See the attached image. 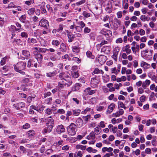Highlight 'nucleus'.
<instances>
[{
    "instance_id": "f257e3e1",
    "label": "nucleus",
    "mask_w": 157,
    "mask_h": 157,
    "mask_svg": "<svg viewBox=\"0 0 157 157\" xmlns=\"http://www.w3.org/2000/svg\"><path fill=\"white\" fill-rule=\"evenodd\" d=\"M59 76L60 78H63L61 81L59 82L58 84V86L61 88L63 87L64 86L67 85V86H69L71 84L72 82L71 81V78L69 76L66 77L64 73L60 74Z\"/></svg>"
},
{
    "instance_id": "f03ea898",
    "label": "nucleus",
    "mask_w": 157,
    "mask_h": 157,
    "mask_svg": "<svg viewBox=\"0 0 157 157\" xmlns=\"http://www.w3.org/2000/svg\"><path fill=\"white\" fill-rule=\"evenodd\" d=\"M26 63L23 62H19L13 65L14 69L17 72L22 75H25V72L23 71L26 67Z\"/></svg>"
},
{
    "instance_id": "7ed1b4c3",
    "label": "nucleus",
    "mask_w": 157,
    "mask_h": 157,
    "mask_svg": "<svg viewBox=\"0 0 157 157\" xmlns=\"http://www.w3.org/2000/svg\"><path fill=\"white\" fill-rule=\"evenodd\" d=\"M77 131L76 125L74 123H71L67 127V132L70 135L74 136L75 134Z\"/></svg>"
},
{
    "instance_id": "20e7f679",
    "label": "nucleus",
    "mask_w": 157,
    "mask_h": 157,
    "mask_svg": "<svg viewBox=\"0 0 157 157\" xmlns=\"http://www.w3.org/2000/svg\"><path fill=\"white\" fill-rule=\"evenodd\" d=\"M54 125V120L51 118V117H50L48 119V121L46 123L47 128L48 129V132H50L52 131Z\"/></svg>"
},
{
    "instance_id": "39448f33",
    "label": "nucleus",
    "mask_w": 157,
    "mask_h": 157,
    "mask_svg": "<svg viewBox=\"0 0 157 157\" xmlns=\"http://www.w3.org/2000/svg\"><path fill=\"white\" fill-rule=\"evenodd\" d=\"M99 82V80L96 77H94L91 78L90 85L92 87L95 88L97 86Z\"/></svg>"
},
{
    "instance_id": "423d86ee",
    "label": "nucleus",
    "mask_w": 157,
    "mask_h": 157,
    "mask_svg": "<svg viewBox=\"0 0 157 157\" xmlns=\"http://www.w3.org/2000/svg\"><path fill=\"white\" fill-rule=\"evenodd\" d=\"M101 32V33L104 35L107 38L110 37L112 36V32L110 30L103 29Z\"/></svg>"
},
{
    "instance_id": "0eeeda50",
    "label": "nucleus",
    "mask_w": 157,
    "mask_h": 157,
    "mask_svg": "<svg viewBox=\"0 0 157 157\" xmlns=\"http://www.w3.org/2000/svg\"><path fill=\"white\" fill-rule=\"evenodd\" d=\"M39 25L41 27L47 28L49 26L48 21L46 20L42 19L39 22Z\"/></svg>"
},
{
    "instance_id": "6e6552de",
    "label": "nucleus",
    "mask_w": 157,
    "mask_h": 157,
    "mask_svg": "<svg viewBox=\"0 0 157 157\" xmlns=\"http://www.w3.org/2000/svg\"><path fill=\"white\" fill-rule=\"evenodd\" d=\"M106 103L105 102L100 103L96 107V110L97 111L99 112L102 111L104 109H105V106L106 105Z\"/></svg>"
},
{
    "instance_id": "1a4fd4ad",
    "label": "nucleus",
    "mask_w": 157,
    "mask_h": 157,
    "mask_svg": "<svg viewBox=\"0 0 157 157\" xmlns=\"http://www.w3.org/2000/svg\"><path fill=\"white\" fill-rule=\"evenodd\" d=\"M106 59V57L103 55H100L98 58V61L101 65L104 64L105 62Z\"/></svg>"
},
{
    "instance_id": "9d476101",
    "label": "nucleus",
    "mask_w": 157,
    "mask_h": 157,
    "mask_svg": "<svg viewBox=\"0 0 157 157\" xmlns=\"http://www.w3.org/2000/svg\"><path fill=\"white\" fill-rule=\"evenodd\" d=\"M130 48V47L129 45L127 44L122 47L121 51L123 52H126L127 54L128 55L130 54L131 52V50Z\"/></svg>"
},
{
    "instance_id": "9b49d317",
    "label": "nucleus",
    "mask_w": 157,
    "mask_h": 157,
    "mask_svg": "<svg viewBox=\"0 0 157 157\" xmlns=\"http://www.w3.org/2000/svg\"><path fill=\"white\" fill-rule=\"evenodd\" d=\"M25 106V104L23 102H19L18 103L14 104L13 106L17 109H19L22 108L24 107Z\"/></svg>"
},
{
    "instance_id": "f8f14e48",
    "label": "nucleus",
    "mask_w": 157,
    "mask_h": 157,
    "mask_svg": "<svg viewBox=\"0 0 157 157\" xmlns=\"http://www.w3.org/2000/svg\"><path fill=\"white\" fill-rule=\"evenodd\" d=\"M106 11L108 13H111L112 11V6L111 2H108L105 8Z\"/></svg>"
},
{
    "instance_id": "ddd939ff",
    "label": "nucleus",
    "mask_w": 157,
    "mask_h": 157,
    "mask_svg": "<svg viewBox=\"0 0 157 157\" xmlns=\"http://www.w3.org/2000/svg\"><path fill=\"white\" fill-rule=\"evenodd\" d=\"M65 130L62 124L58 126L56 128V132L58 134H60L62 132H64Z\"/></svg>"
},
{
    "instance_id": "4468645a",
    "label": "nucleus",
    "mask_w": 157,
    "mask_h": 157,
    "mask_svg": "<svg viewBox=\"0 0 157 157\" xmlns=\"http://www.w3.org/2000/svg\"><path fill=\"white\" fill-rule=\"evenodd\" d=\"M115 105L114 103H111L108 106L107 110L106 111L107 113L110 114L115 108Z\"/></svg>"
},
{
    "instance_id": "2eb2a0df",
    "label": "nucleus",
    "mask_w": 157,
    "mask_h": 157,
    "mask_svg": "<svg viewBox=\"0 0 157 157\" xmlns=\"http://www.w3.org/2000/svg\"><path fill=\"white\" fill-rule=\"evenodd\" d=\"M78 128L82 127L83 125V120L80 117H79L76 120L75 122Z\"/></svg>"
},
{
    "instance_id": "dca6fc26",
    "label": "nucleus",
    "mask_w": 157,
    "mask_h": 157,
    "mask_svg": "<svg viewBox=\"0 0 157 157\" xmlns=\"http://www.w3.org/2000/svg\"><path fill=\"white\" fill-rule=\"evenodd\" d=\"M35 134V132L34 130H30L27 132L26 134V137L29 140Z\"/></svg>"
},
{
    "instance_id": "f3484780",
    "label": "nucleus",
    "mask_w": 157,
    "mask_h": 157,
    "mask_svg": "<svg viewBox=\"0 0 157 157\" xmlns=\"http://www.w3.org/2000/svg\"><path fill=\"white\" fill-rule=\"evenodd\" d=\"M80 87V85L79 83H76L75 86L72 87L71 90L68 92V95H69L71 91H74L78 90Z\"/></svg>"
},
{
    "instance_id": "a211bd4d",
    "label": "nucleus",
    "mask_w": 157,
    "mask_h": 157,
    "mask_svg": "<svg viewBox=\"0 0 157 157\" xmlns=\"http://www.w3.org/2000/svg\"><path fill=\"white\" fill-rule=\"evenodd\" d=\"M84 91L87 94L91 95L96 92V90H91L90 87H88L86 88Z\"/></svg>"
},
{
    "instance_id": "6ab92c4d",
    "label": "nucleus",
    "mask_w": 157,
    "mask_h": 157,
    "mask_svg": "<svg viewBox=\"0 0 157 157\" xmlns=\"http://www.w3.org/2000/svg\"><path fill=\"white\" fill-rule=\"evenodd\" d=\"M35 57L37 60L38 63H41L43 59V56L40 53L37 54L36 55H35Z\"/></svg>"
},
{
    "instance_id": "aec40b11",
    "label": "nucleus",
    "mask_w": 157,
    "mask_h": 157,
    "mask_svg": "<svg viewBox=\"0 0 157 157\" xmlns=\"http://www.w3.org/2000/svg\"><path fill=\"white\" fill-rule=\"evenodd\" d=\"M141 20L143 22H145V21H149L150 19V18L148 17L144 14L141 15L140 18Z\"/></svg>"
},
{
    "instance_id": "412c9836",
    "label": "nucleus",
    "mask_w": 157,
    "mask_h": 157,
    "mask_svg": "<svg viewBox=\"0 0 157 157\" xmlns=\"http://www.w3.org/2000/svg\"><path fill=\"white\" fill-rule=\"evenodd\" d=\"M73 55L71 54H70L69 55L66 54L62 56V58L63 59H64L65 60L67 59L70 61L71 60V59Z\"/></svg>"
},
{
    "instance_id": "4be33fe9",
    "label": "nucleus",
    "mask_w": 157,
    "mask_h": 157,
    "mask_svg": "<svg viewBox=\"0 0 157 157\" xmlns=\"http://www.w3.org/2000/svg\"><path fill=\"white\" fill-rule=\"evenodd\" d=\"M22 54L24 56L25 58H27L29 57L30 55L29 52L28 50H24L22 51Z\"/></svg>"
},
{
    "instance_id": "5701e85b",
    "label": "nucleus",
    "mask_w": 157,
    "mask_h": 157,
    "mask_svg": "<svg viewBox=\"0 0 157 157\" xmlns=\"http://www.w3.org/2000/svg\"><path fill=\"white\" fill-rule=\"evenodd\" d=\"M50 59L52 61H55L59 59L58 56L55 54H52L50 56Z\"/></svg>"
},
{
    "instance_id": "b1692460",
    "label": "nucleus",
    "mask_w": 157,
    "mask_h": 157,
    "mask_svg": "<svg viewBox=\"0 0 157 157\" xmlns=\"http://www.w3.org/2000/svg\"><path fill=\"white\" fill-rule=\"evenodd\" d=\"M140 66L141 67L146 69L150 67L149 64L143 61L141 62Z\"/></svg>"
},
{
    "instance_id": "393cba45",
    "label": "nucleus",
    "mask_w": 157,
    "mask_h": 157,
    "mask_svg": "<svg viewBox=\"0 0 157 157\" xmlns=\"http://www.w3.org/2000/svg\"><path fill=\"white\" fill-rule=\"evenodd\" d=\"M113 150V148L111 147H104L102 148V152H105V151H108V152H111Z\"/></svg>"
},
{
    "instance_id": "a878e982",
    "label": "nucleus",
    "mask_w": 157,
    "mask_h": 157,
    "mask_svg": "<svg viewBox=\"0 0 157 157\" xmlns=\"http://www.w3.org/2000/svg\"><path fill=\"white\" fill-rule=\"evenodd\" d=\"M40 48L37 47H34L32 48L33 51V54L34 55H36L37 54H39L40 52Z\"/></svg>"
},
{
    "instance_id": "bb28decb",
    "label": "nucleus",
    "mask_w": 157,
    "mask_h": 157,
    "mask_svg": "<svg viewBox=\"0 0 157 157\" xmlns=\"http://www.w3.org/2000/svg\"><path fill=\"white\" fill-rule=\"evenodd\" d=\"M15 25L17 27V31L18 32H20L23 30V29L21 28V25L19 23L17 22H16Z\"/></svg>"
},
{
    "instance_id": "cd10ccee",
    "label": "nucleus",
    "mask_w": 157,
    "mask_h": 157,
    "mask_svg": "<svg viewBox=\"0 0 157 157\" xmlns=\"http://www.w3.org/2000/svg\"><path fill=\"white\" fill-rule=\"evenodd\" d=\"M93 73L94 74H97L101 73V74L103 75V74L104 72L102 70H100L97 68H95L94 69V71L93 72Z\"/></svg>"
},
{
    "instance_id": "c85d7f7f",
    "label": "nucleus",
    "mask_w": 157,
    "mask_h": 157,
    "mask_svg": "<svg viewBox=\"0 0 157 157\" xmlns=\"http://www.w3.org/2000/svg\"><path fill=\"white\" fill-rule=\"evenodd\" d=\"M151 81L150 80L146 79L144 82L142 83V86L143 88H145L146 86H148L150 84Z\"/></svg>"
},
{
    "instance_id": "c756f323",
    "label": "nucleus",
    "mask_w": 157,
    "mask_h": 157,
    "mask_svg": "<svg viewBox=\"0 0 157 157\" xmlns=\"http://www.w3.org/2000/svg\"><path fill=\"white\" fill-rule=\"evenodd\" d=\"M37 41L36 40L33 38H28L27 40V42L28 44H35L36 43Z\"/></svg>"
},
{
    "instance_id": "7c9ffc66",
    "label": "nucleus",
    "mask_w": 157,
    "mask_h": 157,
    "mask_svg": "<svg viewBox=\"0 0 157 157\" xmlns=\"http://www.w3.org/2000/svg\"><path fill=\"white\" fill-rule=\"evenodd\" d=\"M101 51L105 53H108L110 52L109 47L108 46H105L102 48Z\"/></svg>"
},
{
    "instance_id": "2f4dec72",
    "label": "nucleus",
    "mask_w": 157,
    "mask_h": 157,
    "mask_svg": "<svg viewBox=\"0 0 157 157\" xmlns=\"http://www.w3.org/2000/svg\"><path fill=\"white\" fill-rule=\"evenodd\" d=\"M60 51L62 52H64L66 51L67 50V48L66 45L63 43H62L60 45L59 48Z\"/></svg>"
},
{
    "instance_id": "473e14b6",
    "label": "nucleus",
    "mask_w": 157,
    "mask_h": 157,
    "mask_svg": "<svg viewBox=\"0 0 157 157\" xmlns=\"http://www.w3.org/2000/svg\"><path fill=\"white\" fill-rule=\"evenodd\" d=\"M56 74V71H53L52 72H49L48 73H47L46 74V76L47 77H51L54 76H55Z\"/></svg>"
},
{
    "instance_id": "72a5a7b5",
    "label": "nucleus",
    "mask_w": 157,
    "mask_h": 157,
    "mask_svg": "<svg viewBox=\"0 0 157 157\" xmlns=\"http://www.w3.org/2000/svg\"><path fill=\"white\" fill-rule=\"evenodd\" d=\"M117 104L118 108H123L124 109H126L127 108V107L125 106L124 104L121 101H119L117 103Z\"/></svg>"
},
{
    "instance_id": "f704fd0d",
    "label": "nucleus",
    "mask_w": 157,
    "mask_h": 157,
    "mask_svg": "<svg viewBox=\"0 0 157 157\" xmlns=\"http://www.w3.org/2000/svg\"><path fill=\"white\" fill-rule=\"evenodd\" d=\"M100 17L101 19L103 21L106 22L108 20L109 16L107 15H101Z\"/></svg>"
},
{
    "instance_id": "c9c22d12",
    "label": "nucleus",
    "mask_w": 157,
    "mask_h": 157,
    "mask_svg": "<svg viewBox=\"0 0 157 157\" xmlns=\"http://www.w3.org/2000/svg\"><path fill=\"white\" fill-rule=\"evenodd\" d=\"M102 77L103 82H104L106 83L109 82V76L107 75H105L102 76Z\"/></svg>"
},
{
    "instance_id": "e433bc0d",
    "label": "nucleus",
    "mask_w": 157,
    "mask_h": 157,
    "mask_svg": "<svg viewBox=\"0 0 157 157\" xmlns=\"http://www.w3.org/2000/svg\"><path fill=\"white\" fill-rule=\"evenodd\" d=\"M81 111L79 109H74L72 110V113L74 115L78 116L79 115Z\"/></svg>"
},
{
    "instance_id": "4c0bfd02",
    "label": "nucleus",
    "mask_w": 157,
    "mask_h": 157,
    "mask_svg": "<svg viewBox=\"0 0 157 157\" xmlns=\"http://www.w3.org/2000/svg\"><path fill=\"white\" fill-rule=\"evenodd\" d=\"M112 73L116 75L118 74L120 72L117 69L116 67L112 68L111 69Z\"/></svg>"
},
{
    "instance_id": "58836bf2",
    "label": "nucleus",
    "mask_w": 157,
    "mask_h": 157,
    "mask_svg": "<svg viewBox=\"0 0 157 157\" xmlns=\"http://www.w3.org/2000/svg\"><path fill=\"white\" fill-rule=\"evenodd\" d=\"M6 17V14H0V21H1V24L3 23L4 21H5V18Z\"/></svg>"
},
{
    "instance_id": "ea45409f",
    "label": "nucleus",
    "mask_w": 157,
    "mask_h": 157,
    "mask_svg": "<svg viewBox=\"0 0 157 157\" xmlns=\"http://www.w3.org/2000/svg\"><path fill=\"white\" fill-rule=\"evenodd\" d=\"M9 30L11 32H14L17 31V28L14 25H11L9 27Z\"/></svg>"
},
{
    "instance_id": "a19ab883",
    "label": "nucleus",
    "mask_w": 157,
    "mask_h": 157,
    "mask_svg": "<svg viewBox=\"0 0 157 157\" xmlns=\"http://www.w3.org/2000/svg\"><path fill=\"white\" fill-rule=\"evenodd\" d=\"M35 10V8H32L29 9L27 12L28 14L29 15H32L34 14Z\"/></svg>"
},
{
    "instance_id": "79ce46f5",
    "label": "nucleus",
    "mask_w": 157,
    "mask_h": 157,
    "mask_svg": "<svg viewBox=\"0 0 157 157\" xmlns=\"http://www.w3.org/2000/svg\"><path fill=\"white\" fill-rule=\"evenodd\" d=\"M20 36L22 38H27L28 36L27 33L25 32H23L21 33Z\"/></svg>"
},
{
    "instance_id": "37998d69",
    "label": "nucleus",
    "mask_w": 157,
    "mask_h": 157,
    "mask_svg": "<svg viewBox=\"0 0 157 157\" xmlns=\"http://www.w3.org/2000/svg\"><path fill=\"white\" fill-rule=\"evenodd\" d=\"M120 50V48L119 47H115L113 49V53L118 54Z\"/></svg>"
},
{
    "instance_id": "c03bdc74",
    "label": "nucleus",
    "mask_w": 157,
    "mask_h": 157,
    "mask_svg": "<svg viewBox=\"0 0 157 157\" xmlns=\"http://www.w3.org/2000/svg\"><path fill=\"white\" fill-rule=\"evenodd\" d=\"M90 115H88L86 116H83L82 118L85 121L87 122L90 119Z\"/></svg>"
},
{
    "instance_id": "a18cd8bd",
    "label": "nucleus",
    "mask_w": 157,
    "mask_h": 157,
    "mask_svg": "<svg viewBox=\"0 0 157 157\" xmlns=\"http://www.w3.org/2000/svg\"><path fill=\"white\" fill-rule=\"evenodd\" d=\"M72 75L73 77L76 78L78 77L79 75L78 71H74L72 73Z\"/></svg>"
},
{
    "instance_id": "49530a36",
    "label": "nucleus",
    "mask_w": 157,
    "mask_h": 157,
    "mask_svg": "<svg viewBox=\"0 0 157 157\" xmlns=\"http://www.w3.org/2000/svg\"><path fill=\"white\" fill-rule=\"evenodd\" d=\"M7 59V57L5 56L0 61V64L2 66H3L5 64L6 60Z\"/></svg>"
},
{
    "instance_id": "de8ad7c7",
    "label": "nucleus",
    "mask_w": 157,
    "mask_h": 157,
    "mask_svg": "<svg viewBox=\"0 0 157 157\" xmlns=\"http://www.w3.org/2000/svg\"><path fill=\"white\" fill-rule=\"evenodd\" d=\"M63 143V140H59L58 141L54 143V145L58 146L59 145H62Z\"/></svg>"
},
{
    "instance_id": "09e8293b",
    "label": "nucleus",
    "mask_w": 157,
    "mask_h": 157,
    "mask_svg": "<svg viewBox=\"0 0 157 157\" xmlns=\"http://www.w3.org/2000/svg\"><path fill=\"white\" fill-rule=\"evenodd\" d=\"M52 44L54 46H58L59 44V42L58 40H53L52 41Z\"/></svg>"
},
{
    "instance_id": "8fccbe9b",
    "label": "nucleus",
    "mask_w": 157,
    "mask_h": 157,
    "mask_svg": "<svg viewBox=\"0 0 157 157\" xmlns=\"http://www.w3.org/2000/svg\"><path fill=\"white\" fill-rule=\"evenodd\" d=\"M101 128H100V126H98L96 127L94 129V131L95 133L97 135H98L100 133V130Z\"/></svg>"
},
{
    "instance_id": "3c124183",
    "label": "nucleus",
    "mask_w": 157,
    "mask_h": 157,
    "mask_svg": "<svg viewBox=\"0 0 157 157\" xmlns=\"http://www.w3.org/2000/svg\"><path fill=\"white\" fill-rule=\"evenodd\" d=\"M83 136L81 135H78V136L77 138H72V139H74V141L72 143L75 142L77 140H80L82 139Z\"/></svg>"
},
{
    "instance_id": "603ef678",
    "label": "nucleus",
    "mask_w": 157,
    "mask_h": 157,
    "mask_svg": "<svg viewBox=\"0 0 157 157\" xmlns=\"http://www.w3.org/2000/svg\"><path fill=\"white\" fill-rule=\"evenodd\" d=\"M64 25L63 24H60L59 25V28L57 30V32H62L63 30V28Z\"/></svg>"
},
{
    "instance_id": "864d4df0",
    "label": "nucleus",
    "mask_w": 157,
    "mask_h": 157,
    "mask_svg": "<svg viewBox=\"0 0 157 157\" xmlns=\"http://www.w3.org/2000/svg\"><path fill=\"white\" fill-rule=\"evenodd\" d=\"M72 50L73 52L76 53L80 51L79 48L76 46H74L72 47Z\"/></svg>"
},
{
    "instance_id": "5fc2aeb1",
    "label": "nucleus",
    "mask_w": 157,
    "mask_h": 157,
    "mask_svg": "<svg viewBox=\"0 0 157 157\" xmlns=\"http://www.w3.org/2000/svg\"><path fill=\"white\" fill-rule=\"evenodd\" d=\"M19 20L21 22L23 23H25V19L26 17L25 15H22L19 18Z\"/></svg>"
},
{
    "instance_id": "6e6d98bb",
    "label": "nucleus",
    "mask_w": 157,
    "mask_h": 157,
    "mask_svg": "<svg viewBox=\"0 0 157 157\" xmlns=\"http://www.w3.org/2000/svg\"><path fill=\"white\" fill-rule=\"evenodd\" d=\"M34 3V0H30L29 1H26L25 2V3L28 5L30 6L31 4L33 3Z\"/></svg>"
},
{
    "instance_id": "4d7b16f0",
    "label": "nucleus",
    "mask_w": 157,
    "mask_h": 157,
    "mask_svg": "<svg viewBox=\"0 0 157 157\" xmlns=\"http://www.w3.org/2000/svg\"><path fill=\"white\" fill-rule=\"evenodd\" d=\"M85 2V0H81L78 2H76L75 4V5L77 6H80L83 4Z\"/></svg>"
},
{
    "instance_id": "13d9d810",
    "label": "nucleus",
    "mask_w": 157,
    "mask_h": 157,
    "mask_svg": "<svg viewBox=\"0 0 157 157\" xmlns=\"http://www.w3.org/2000/svg\"><path fill=\"white\" fill-rule=\"evenodd\" d=\"M37 111L40 112L43 111L44 108V105H41L38 106L37 107Z\"/></svg>"
},
{
    "instance_id": "bf43d9fd",
    "label": "nucleus",
    "mask_w": 157,
    "mask_h": 157,
    "mask_svg": "<svg viewBox=\"0 0 157 157\" xmlns=\"http://www.w3.org/2000/svg\"><path fill=\"white\" fill-rule=\"evenodd\" d=\"M86 55L88 57L93 59L94 58V56L92 55L91 52L90 51H88L86 53Z\"/></svg>"
},
{
    "instance_id": "052dcab7",
    "label": "nucleus",
    "mask_w": 157,
    "mask_h": 157,
    "mask_svg": "<svg viewBox=\"0 0 157 157\" xmlns=\"http://www.w3.org/2000/svg\"><path fill=\"white\" fill-rule=\"evenodd\" d=\"M148 10V9L146 7L143 8L141 10V12L142 13L144 14L147 13Z\"/></svg>"
},
{
    "instance_id": "680f3d73",
    "label": "nucleus",
    "mask_w": 157,
    "mask_h": 157,
    "mask_svg": "<svg viewBox=\"0 0 157 157\" xmlns=\"http://www.w3.org/2000/svg\"><path fill=\"white\" fill-rule=\"evenodd\" d=\"M70 147L68 145H65L62 147V149L63 151H67L69 150Z\"/></svg>"
},
{
    "instance_id": "e2e57ef3",
    "label": "nucleus",
    "mask_w": 157,
    "mask_h": 157,
    "mask_svg": "<svg viewBox=\"0 0 157 157\" xmlns=\"http://www.w3.org/2000/svg\"><path fill=\"white\" fill-rule=\"evenodd\" d=\"M140 153V150L139 149H136L135 151H133L132 152V154H135L136 155H139Z\"/></svg>"
},
{
    "instance_id": "0e129e2a",
    "label": "nucleus",
    "mask_w": 157,
    "mask_h": 157,
    "mask_svg": "<svg viewBox=\"0 0 157 157\" xmlns=\"http://www.w3.org/2000/svg\"><path fill=\"white\" fill-rule=\"evenodd\" d=\"M72 60L78 63H79L81 62V60L78 58L76 57H74L73 58Z\"/></svg>"
},
{
    "instance_id": "69168bd1",
    "label": "nucleus",
    "mask_w": 157,
    "mask_h": 157,
    "mask_svg": "<svg viewBox=\"0 0 157 157\" xmlns=\"http://www.w3.org/2000/svg\"><path fill=\"white\" fill-rule=\"evenodd\" d=\"M53 151L52 149H47L45 152V153L46 154L49 155L51 154L52 153Z\"/></svg>"
},
{
    "instance_id": "338daca9",
    "label": "nucleus",
    "mask_w": 157,
    "mask_h": 157,
    "mask_svg": "<svg viewBox=\"0 0 157 157\" xmlns=\"http://www.w3.org/2000/svg\"><path fill=\"white\" fill-rule=\"evenodd\" d=\"M35 97V95H34L32 97H29L27 99V102L29 103H30L32 101V99L34 98Z\"/></svg>"
},
{
    "instance_id": "774afa93",
    "label": "nucleus",
    "mask_w": 157,
    "mask_h": 157,
    "mask_svg": "<svg viewBox=\"0 0 157 157\" xmlns=\"http://www.w3.org/2000/svg\"><path fill=\"white\" fill-rule=\"evenodd\" d=\"M113 152H109L104 155L103 157H110L111 156H113Z\"/></svg>"
}]
</instances>
